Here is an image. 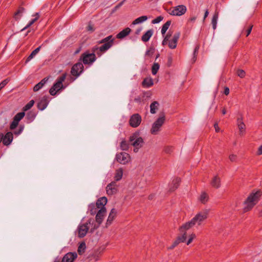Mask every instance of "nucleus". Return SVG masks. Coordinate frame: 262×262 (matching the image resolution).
I'll return each mask as SVG.
<instances>
[{
	"instance_id": "nucleus-26",
	"label": "nucleus",
	"mask_w": 262,
	"mask_h": 262,
	"mask_svg": "<svg viewBox=\"0 0 262 262\" xmlns=\"http://www.w3.org/2000/svg\"><path fill=\"white\" fill-rule=\"evenodd\" d=\"M131 30L129 28H126L124 30H123L122 31H121L119 33H118L117 35V37L118 38H123L124 37L128 35L129 33L130 32Z\"/></svg>"
},
{
	"instance_id": "nucleus-16",
	"label": "nucleus",
	"mask_w": 262,
	"mask_h": 262,
	"mask_svg": "<svg viewBox=\"0 0 262 262\" xmlns=\"http://www.w3.org/2000/svg\"><path fill=\"white\" fill-rule=\"evenodd\" d=\"M82 61L85 64H89L95 60V55L93 53H85L82 56Z\"/></svg>"
},
{
	"instance_id": "nucleus-12",
	"label": "nucleus",
	"mask_w": 262,
	"mask_h": 262,
	"mask_svg": "<svg viewBox=\"0 0 262 262\" xmlns=\"http://www.w3.org/2000/svg\"><path fill=\"white\" fill-rule=\"evenodd\" d=\"M210 184L213 188H220L221 186V177L217 174L213 176L210 180Z\"/></svg>"
},
{
	"instance_id": "nucleus-52",
	"label": "nucleus",
	"mask_w": 262,
	"mask_h": 262,
	"mask_svg": "<svg viewBox=\"0 0 262 262\" xmlns=\"http://www.w3.org/2000/svg\"><path fill=\"white\" fill-rule=\"evenodd\" d=\"M222 113L223 115H225L227 113V110L226 108L224 107L222 109Z\"/></svg>"
},
{
	"instance_id": "nucleus-30",
	"label": "nucleus",
	"mask_w": 262,
	"mask_h": 262,
	"mask_svg": "<svg viewBox=\"0 0 262 262\" xmlns=\"http://www.w3.org/2000/svg\"><path fill=\"white\" fill-rule=\"evenodd\" d=\"M47 104V100L46 99H42L38 103V108L40 110H43L46 107Z\"/></svg>"
},
{
	"instance_id": "nucleus-44",
	"label": "nucleus",
	"mask_w": 262,
	"mask_h": 262,
	"mask_svg": "<svg viewBox=\"0 0 262 262\" xmlns=\"http://www.w3.org/2000/svg\"><path fill=\"white\" fill-rule=\"evenodd\" d=\"M256 155L257 156L262 155V144L257 148Z\"/></svg>"
},
{
	"instance_id": "nucleus-35",
	"label": "nucleus",
	"mask_w": 262,
	"mask_h": 262,
	"mask_svg": "<svg viewBox=\"0 0 262 262\" xmlns=\"http://www.w3.org/2000/svg\"><path fill=\"white\" fill-rule=\"evenodd\" d=\"M40 49V47H38L37 49H36L35 50H34L31 54L30 55V56L28 57L26 62H28L30 61L31 59H32L39 51Z\"/></svg>"
},
{
	"instance_id": "nucleus-25",
	"label": "nucleus",
	"mask_w": 262,
	"mask_h": 262,
	"mask_svg": "<svg viewBox=\"0 0 262 262\" xmlns=\"http://www.w3.org/2000/svg\"><path fill=\"white\" fill-rule=\"evenodd\" d=\"M209 200V195L205 191H203L201 193L199 200L202 203L205 204Z\"/></svg>"
},
{
	"instance_id": "nucleus-46",
	"label": "nucleus",
	"mask_w": 262,
	"mask_h": 262,
	"mask_svg": "<svg viewBox=\"0 0 262 262\" xmlns=\"http://www.w3.org/2000/svg\"><path fill=\"white\" fill-rule=\"evenodd\" d=\"M8 83L7 80H5L0 83V90L3 89Z\"/></svg>"
},
{
	"instance_id": "nucleus-13",
	"label": "nucleus",
	"mask_w": 262,
	"mask_h": 262,
	"mask_svg": "<svg viewBox=\"0 0 262 262\" xmlns=\"http://www.w3.org/2000/svg\"><path fill=\"white\" fill-rule=\"evenodd\" d=\"M118 192V186L115 182H112L106 187L107 194L113 195Z\"/></svg>"
},
{
	"instance_id": "nucleus-53",
	"label": "nucleus",
	"mask_w": 262,
	"mask_h": 262,
	"mask_svg": "<svg viewBox=\"0 0 262 262\" xmlns=\"http://www.w3.org/2000/svg\"><path fill=\"white\" fill-rule=\"evenodd\" d=\"M208 14H209L208 11L206 10L205 12V15H204V19L208 16Z\"/></svg>"
},
{
	"instance_id": "nucleus-42",
	"label": "nucleus",
	"mask_w": 262,
	"mask_h": 262,
	"mask_svg": "<svg viewBox=\"0 0 262 262\" xmlns=\"http://www.w3.org/2000/svg\"><path fill=\"white\" fill-rule=\"evenodd\" d=\"M163 19V17L162 16H159L156 17V18L154 19L153 20H152L151 23L153 24H158V23H159L160 22H161Z\"/></svg>"
},
{
	"instance_id": "nucleus-56",
	"label": "nucleus",
	"mask_w": 262,
	"mask_h": 262,
	"mask_svg": "<svg viewBox=\"0 0 262 262\" xmlns=\"http://www.w3.org/2000/svg\"><path fill=\"white\" fill-rule=\"evenodd\" d=\"M3 138V135L2 134H0V142L2 141Z\"/></svg>"
},
{
	"instance_id": "nucleus-58",
	"label": "nucleus",
	"mask_w": 262,
	"mask_h": 262,
	"mask_svg": "<svg viewBox=\"0 0 262 262\" xmlns=\"http://www.w3.org/2000/svg\"><path fill=\"white\" fill-rule=\"evenodd\" d=\"M261 214H262V210H261Z\"/></svg>"
},
{
	"instance_id": "nucleus-5",
	"label": "nucleus",
	"mask_w": 262,
	"mask_h": 262,
	"mask_svg": "<svg viewBox=\"0 0 262 262\" xmlns=\"http://www.w3.org/2000/svg\"><path fill=\"white\" fill-rule=\"evenodd\" d=\"M130 145L134 147V151L137 152L144 145V140L139 132H135L129 137Z\"/></svg>"
},
{
	"instance_id": "nucleus-19",
	"label": "nucleus",
	"mask_w": 262,
	"mask_h": 262,
	"mask_svg": "<svg viewBox=\"0 0 262 262\" xmlns=\"http://www.w3.org/2000/svg\"><path fill=\"white\" fill-rule=\"evenodd\" d=\"M117 214V211L116 209L113 208L111 210V211L109 213L108 218L107 219L106 222V227L110 226L112 224L113 220L115 219V217L116 216Z\"/></svg>"
},
{
	"instance_id": "nucleus-47",
	"label": "nucleus",
	"mask_w": 262,
	"mask_h": 262,
	"mask_svg": "<svg viewBox=\"0 0 262 262\" xmlns=\"http://www.w3.org/2000/svg\"><path fill=\"white\" fill-rule=\"evenodd\" d=\"M214 127L216 133H219L221 132V129H220L217 123L214 124Z\"/></svg>"
},
{
	"instance_id": "nucleus-41",
	"label": "nucleus",
	"mask_w": 262,
	"mask_h": 262,
	"mask_svg": "<svg viewBox=\"0 0 262 262\" xmlns=\"http://www.w3.org/2000/svg\"><path fill=\"white\" fill-rule=\"evenodd\" d=\"M24 12V9L19 8L17 11L15 13L14 17L16 19H18L19 17L21 16V14Z\"/></svg>"
},
{
	"instance_id": "nucleus-27",
	"label": "nucleus",
	"mask_w": 262,
	"mask_h": 262,
	"mask_svg": "<svg viewBox=\"0 0 262 262\" xmlns=\"http://www.w3.org/2000/svg\"><path fill=\"white\" fill-rule=\"evenodd\" d=\"M153 34V30L150 29L147 31L142 36L143 41H147Z\"/></svg>"
},
{
	"instance_id": "nucleus-22",
	"label": "nucleus",
	"mask_w": 262,
	"mask_h": 262,
	"mask_svg": "<svg viewBox=\"0 0 262 262\" xmlns=\"http://www.w3.org/2000/svg\"><path fill=\"white\" fill-rule=\"evenodd\" d=\"M89 228V227L87 226V225L83 224L81 225L78 228V236L80 237L84 236L88 232Z\"/></svg>"
},
{
	"instance_id": "nucleus-31",
	"label": "nucleus",
	"mask_w": 262,
	"mask_h": 262,
	"mask_svg": "<svg viewBox=\"0 0 262 262\" xmlns=\"http://www.w3.org/2000/svg\"><path fill=\"white\" fill-rule=\"evenodd\" d=\"M171 25V21H167L165 24L163 25L161 29V33L164 36L166 33V31L169 28Z\"/></svg>"
},
{
	"instance_id": "nucleus-14",
	"label": "nucleus",
	"mask_w": 262,
	"mask_h": 262,
	"mask_svg": "<svg viewBox=\"0 0 262 262\" xmlns=\"http://www.w3.org/2000/svg\"><path fill=\"white\" fill-rule=\"evenodd\" d=\"M141 122V117L138 114H135L131 116L129 124L133 127H138Z\"/></svg>"
},
{
	"instance_id": "nucleus-34",
	"label": "nucleus",
	"mask_w": 262,
	"mask_h": 262,
	"mask_svg": "<svg viewBox=\"0 0 262 262\" xmlns=\"http://www.w3.org/2000/svg\"><path fill=\"white\" fill-rule=\"evenodd\" d=\"M86 248V245L85 243L82 242L80 244L78 248V252L79 254H82L84 253L85 249Z\"/></svg>"
},
{
	"instance_id": "nucleus-49",
	"label": "nucleus",
	"mask_w": 262,
	"mask_h": 262,
	"mask_svg": "<svg viewBox=\"0 0 262 262\" xmlns=\"http://www.w3.org/2000/svg\"><path fill=\"white\" fill-rule=\"evenodd\" d=\"M18 123V122H17L15 121L14 120V121H13V123H12L11 126V128H15V127L17 125Z\"/></svg>"
},
{
	"instance_id": "nucleus-10",
	"label": "nucleus",
	"mask_w": 262,
	"mask_h": 262,
	"mask_svg": "<svg viewBox=\"0 0 262 262\" xmlns=\"http://www.w3.org/2000/svg\"><path fill=\"white\" fill-rule=\"evenodd\" d=\"M66 77V74H63L62 76L58 78L57 82L52 86L49 91L51 95H55L60 89L62 88V82Z\"/></svg>"
},
{
	"instance_id": "nucleus-8",
	"label": "nucleus",
	"mask_w": 262,
	"mask_h": 262,
	"mask_svg": "<svg viewBox=\"0 0 262 262\" xmlns=\"http://www.w3.org/2000/svg\"><path fill=\"white\" fill-rule=\"evenodd\" d=\"M187 7L183 5L173 7L167 10L168 13L173 16H180L186 13Z\"/></svg>"
},
{
	"instance_id": "nucleus-55",
	"label": "nucleus",
	"mask_w": 262,
	"mask_h": 262,
	"mask_svg": "<svg viewBox=\"0 0 262 262\" xmlns=\"http://www.w3.org/2000/svg\"><path fill=\"white\" fill-rule=\"evenodd\" d=\"M97 252H96L94 254V258L96 259V260H98V256L97 255Z\"/></svg>"
},
{
	"instance_id": "nucleus-15",
	"label": "nucleus",
	"mask_w": 262,
	"mask_h": 262,
	"mask_svg": "<svg viewBox=\"0 0 262 262\" xmlns=\"http://www.w3.org/2000/svg\"><path fill=\"white\" fill-rule=\"evenodd\" d=\"M83 66L81 63H77L73 66L71 70V74L73 76H78L83 71Z\"/></svg>"
},
{
	"instance_id": "nucleus-28",
	"label": "nucleus",
	"mask_w": 262,
	"mask_h": 262,
	"mask_svg": "<svg viewBox=\"0 0 262 262\" xmlns=\"http://www.w3.org/2000/svg\"><path fill=\"white\" fill-rule=\"evenodd\" d=\"M123 169L121 168H119L116 171L114 179L116 181H119L121 179L123 176Z\"/></svg>"
},
{
	"instance_id": "nucleus-32",
	"label": "nucleus",
	"mask_w": 262,
	"mask_h": 262,
	"mask_svg": "<svg viewBox=\"0 0 262 262\" xmlns=\"http://www.w3.org/2000/svg\"><path fill=\"white\" fill-rule=\"evenodd\" d=\"M158 107H159V103L155 101V102H152L150 104V113L152 114L156 113V112H157V111L158 108Z\"/></svg>"
},
{
	"instance_id": "nucleus-7",
	"label": "nucleus",
	"mask_w": 262,
	"mask_h": 262,
	"mask_svg": "<svg viewBox=\"0 0 262 262\" xmlns=\"http://www.w3.org/2000/svg\"><path fill=\"white\" fill-rule=\"evenodd\" d=\"M112 36H109L102 40L101 43H104V45L99 48H96L94 50V52L97 54L101 55V53L108 49L112 45L113 40L111 39Z\"/></svg>"
},
{
	"instance_id": "nucleus-9",
	"label": "nucleus",
	"mask_w": 262,
	"mask_h": 262,
	"mask_svg": "<svg viewBox=\"0 0 262 262\" xmlns=\"http://www.w3.org/2000/svg\"><path fill=\"white\" fill-rule=\"evenodd\" d=\"M165 120V116L163 114H160L157 120L153 124L150 130L152 134L156 135L159 132L161 127L164 124Z\"/></svg>"
},
{
	"instance_id": "nucleus-24",
	"label": "nucleus",
	"mask_w": 262,
	"mask_h": 262,
	"mask_svg": "<svg viewBox=\"0 0 262 262\" xmlns=\"http://www.w3.org/2000/svg\"><path fill=\"white\" fill-rule=\"evenodd\" d=\"M153 85L154 80L149 76L145 78L142 82V85L144 88H149Z\"/></svg>"
},
{
	"instance_id": "nucleus-11",
	"label": "nucleus",
	"mask_w": 262,
	"mask_h": 262,
	"mask_svg": "<svg viewBox=\"0 0 262 262\" xmlns=\"http://www.w3.org/2000/svg\"><path fill=\"white\" fill-rule=\"evenodd\" d=\"M116 159L117 162L121 164H127L131 161L129 155L124 152L117 154Z\"/></svg>"
},
{
	"instance_id": "nucleus-51",
	"label": "nucleus",
	"mask_w": 262,
	"mask_h": 262,
	"mask_svg": "<svg viewBox=\"0 0 262 262\" xmlns=\"http://www.w3.org/2000/svg\"><path fill=\"white\" fill-rule=\"evenodd\" d=\"M252 27H250L247 31L246 36H248L251 33Z\"/></svg>"
},
{
	"instance_id": "nucleus-50",
	"label": "nucleus",
	"mask_w": 262,
	"mask_h": 262,
	"mask_svg": "<svg viewBox=\"0 0 262 262\" xmlns=\"http://www.w3.org/2000/svg\"><path fill=\"white\" fill-rule=\"evenodd\" d=\"M224 94L226 95H228L229 94V89L228 88H226L224 90Z\"/></svg>"
},
{
	"instance_id": "nucleus-18",
	"label": "nucleus",
	"mask_w": 262,
	"mask_h": 262,
	"mask_svg": "<svg viewBox=\"0 0 262 262\" xmlns=\"http://www.w3.org/2000/svg\"><path fill=\"white\" fill-rule=\"evenodd\" d=\"M77 257V255L76 253L69 252L63 256L61 262H73Z\"/></svg>"
},
{
	"instance_id": "nucleus-43",
	"label": "nucleus",
	"mask_w": 262,
	"mask_h": 262,
	"mask_svg": "<svg viewBox=\"0 0 262 262\" xmlns=\"http://www.w3.org/2000/svg\"><path fill=\"white\" fill-rule=\"evenodd\" d=\"M229 160L232 161V162H234L236 161V159H237V156L235 154H230L229 156Z\"/></svg>"
},
{
	"instance_id": "nucleus-48",
	"label": "nucleus",
	"mask_w": 262,
	"mask_h": 262,
	"mask_svg": "<svg viewBox=\"0 0 262 262\" xmlns=\"http://www.w3.org/2000/svg\"><path fill=\"white\" fill-rule=\"evenodd\" d=\"M87 30L89 31H91V32H92L94 30V27L93 25H89L88 27H87Z\"/></svg>"
},
{
	"instance_id": "nucleus-3",
	"label": "nucleus",
	"mask_w": 262,
	"mask_h": 262,
	"mask_svg": "<svg viewBox=\"0 0 262 262\" xmlns=\"http://www.w3.org/2000/svg\"><path fill=\"white\" fill-rule=\"evenodd\" d=\"M180 33L174 30L170 29L164 36L163 46H167L171 49L176 48Z\"/></svg>"
},
{
	"instance_id": "nucleus-39",
	"label": "nucleus",
	"mask_w": 262,
	"mask_h": 262,
	"mask_svg": "<svg viewBox=\"0 0 262 262\" xmlns=\"http://www.w3.org/2000/svg\"><path fill=\"white\" fill-rule=\"evenodd\" d=\"M34 100H31L28 103H27L25 107H24L23 110L24 111H26L30 108L32 107V106L34 105Z\"/></svg>"
},
{
	"instance_id": "nucleus-33",
	"label": "nucleus",
	"mask_w": 262,
	"mask_h": 262,
	"mask_svg": "<svg viewBox=\"0 0 262 262\" xmlns=\"http://www.w3.org/2000/svg\"><path fill=\"white\" fill-rule=\"evenodd\" d=\"M160 68V65L158 63H154L151 67V73L153 75H156Z\"/></svg>"
},
{
	"instance_id": "nucleus-6",
	"label": "nucleus",
	"mask_w": 262,
	"mask_h": 262,
	"mask_svg": "<svg viewBox=\"0 0 262 262\" xmlns=\"http://www.w3.org/2000/svg\"><path fill=\"white\" fill-rule=\"evenodd\" d=\"M106 212V210H99L96 214V222L97 224H94V221L93 220H90L89 222L90 224V228L91 227L92 230H94L98 228L99 225L102 223L104 217L105 215Z\"/></svg>"
},
{
	"instance_id": "nucleus-29",
	"label": "nucleus",
	"mask_w": 262,
	"mask_h": 262,
	"mask_svg": "<svg viewBox=\"0 0 262 262\" xmlns=\"http://www.w3.org/2000/svg\"><path fill=\"white\" fill-rule=\"evenodd\" d=\"M47 79H43L40 82H39L38 83L36 84L33 88V90L34 92H37L39 91L46 83V81H47Z\"/></svg>"
},
{
	"instance_id": "nucleus-54",
	"label": "nucleus",
	"mask_w": 262,
	"mask_h": 262,
	"mask_svg": "<svg viewBox=\"0 0 262 262\" xmlns=\"http://www.w3.org/2000/svg\"><path fill=\"white\" fill-rule=\"evenodd\" d=\"M141 31V29H138L136 31V34H139Z\"/></svg>"
},
{
	"instance_id": "nucleus-2",
	"label": "nucleus",
	"mask_w": 262,
	"mask_h": 262,
	"mask_svg": "<svg viewBox=\"0 0 262 262\" xmlns=\"http://www.w3.org/2000/svg\"><path fill=\"white\" fill-rule=\"evenodd\" d=\"M262 196V191L260 189L252 190L248 195L244 203L243 210L245 212L250 211L256 205Z\"/></svg>"
},
{
	"instance_id": "nucleus-17",
	"label": "nucleus",
	"mask_w": 262,
	"mask_h": 262,
	"mask_svg": "<svg viewBox=\"0 0 262 262\" xmlns=\"http://www.w3.org/2000/svg\"><path fill=\"white\" fill-rule=\"evenodd\" d=\"M107 202V199L106 197L103 196L99 198L96 202V207L99 210H106L105 207V205Z\"/></svg>"
},
{
	"instance_id": "nucleus-21",
	"label": "nucleus",
	"mask_w": 262,
	"mask_h": 262,
	"mask_svg": "<svg viewBox=\"0 0 262 262\" xmlns=\"http://www.w3.org/2000/svg\"><path fill=\"white\" fill-rule=\"evenodd\" d=\"M148 19V16L147 15H142L137 18L132 23V25H137L142 24L146 21Z\"/></svg>"
},
{
	"instance_id": "nucleus-40",
	"label": "nucleus",
	"mask_w": 262,
	"mask_h": 262,
	"mask_svg": "<svg viewBox=\"0 0 262 262\" xmlns=\"http://www.w3.org/2000/svg\"><path fill=\"white\" fill-rule=\"evenodd\" d=\"M121 148L123 150H127L129 147V144L126 141H122L120 143Z\"/></svg>"
},
{
	"instance_id": "nucleus-23",
	"label": "nucleus",
	"mask_w": 262,
	"mask_h": 262,
	"mask_svg": "<svg viewBox=\"0 0 262 262\" xmlns=\"http://www.w3.org/2000/svg\"><path fill=\"white\" fill-rule=\"evenodd\" d=\"M2 140L4 145H9L13 140V134L10 132L7 133Z\"/></svg>"
},
{
	"instance_id": "nucleus-36",
	"label": "nucleus",
	"mask_w": 262,
	"mask_h": 262,
	"mask_svg": "<svg viewBox=\"0 0 262 262\" xmlns=\"http://www.w3.org/2000/svg\"><path fill=\"white\" fill-rule=\"evenodd\" d=\"M218 19V13H215L214 15L212 20V24L213 26V29H215L216 27V24Z\"/></svg>"
},
{
	"instance_id": "nucleus-20",
	"label": "nucleus",
	"mask_w": 262,
	"mask_h": 262,
	"mask_svg": "<svg viewBox=\"0 0 262 262\" xmlns=\"http://www.w3.org/2000/svg\"><path fill=\"white\" fill-rule=\"evenodd\" d=\"M237 125L241 135H243L246 129V125L243 121L242 118H238L237 119Z\"/></svg>"
},
{
	"instance_id": "nucleus-1",
	"label": "nucleus",
	"mask_w": 262,
	"mask_h": 262,
	"mask_svg": "<svg viewBox=\"0 0 262 262\" xmlns=\"http://www.w3.org/2000/svg\"><path fill=\"white\" fill-rule=\"evenodd\" d=\"M191 227H185V223L179 228V234L171 245L168 247V249L172 250L177 246L180 243H185L187 245H190L196 238L195 233L192 232H187V231Z\"/></svg>"
},
{
	"instance_id": "nucleus-45",
	"label": "nucleus",
	"mask_w": 262,
	"mask_h": 262,
	"mask_svg": "<svg viewBox=\"0 0 262 262\" xmlns=\"http://www.w3.org/2000/svg\"><path fill=\"white\" fill-rule=\"evenodd\" d=\"M35 15H36V17H35L34 19H33V20H32L29 23V24L28 25V26H27V27L30 26H31V25H32V24H33L35 21H36V20H37V19L38 18V17H39L38 14L37 13H36V14H35Z\"/></svg>"
},
{
	"instance_id": "nucleus-38",
	"label": "nucleus",
	"mask_w": 262,
	"mask_h": 262,
	"mask_svg": "<svg viewBox=\"0 0 262 262\" xmlns=\"http://www.w3.org/2000/svg\"><path fill=\"white\" fill-rule=\"evenodd\" d=\"M25 116L24 112L18 113L14 117V120L18 122Z\"/></svg>"
},
{
	"instance_id": "nucleus-57",
	"label": "nucleus",
	"mask_w": 262,
	"mask_h": 262,
	"mask_svg": "<svg viewBox=\"0 0 262 262\" xmlns=\"http://www.w3.org/2000/svg\"><path fill=\"white\" fill-rule=\"evenodd\" d=\"M149 51H147V53H146V54H149Z\"/></svg>"
},
{
	"instance_id": "nucleus-37",
	"label": "nucleus",
	"mask_w": 262,
	"mask_h": 262,
	"mask_svg": "<svg viewBox=\"0 0 262 262\" xmlns=\"http://www.w3.org/2000/svg\"><path fill=\"white\" fill-rule=\"evenodd\" d=\"M236 75L241 78H243L246 76V72L242 69H237L236 70Z\"/></svg>"
},
{
	"instance_id": "nucleus-4",
	"label": "nucleus",
	"mask_w": 262,
	"mask_h": 262,
	"mask_svg": "<svg viewBox=\"0 0 262 262\" xmlns=\"http://www.w3.org/2000/svg\"><path fill=\"white\" fill-rule=\"evenodd\" d=\"M208 211L203 210L198 212L190 221L185 223V227H192L195 224L201 225V223L208 217Z\"/></svg>"
}]
</instances>
